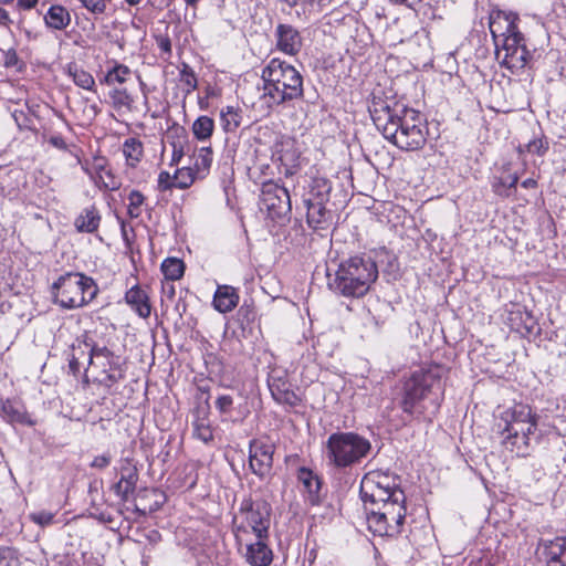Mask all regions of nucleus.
<instances>
[{
    "label": "nucleus",
    "instance_id": "1",
    "mask_svg": "<svg viewBox=\"0 0 566 566\" xmlns=\"http://www.w3.org/2000/svg\"><path fill=\"white\" fill-rule=\"evenodd\" d=\"M369 113L377 129L398 148L413 151L426 145L428 126L419 111L374 96Z\"/></svg>",
    "mask_w": 566,
    "mask_h": 566
},
{
    "label": "nucleus",
    "instance_id": "2",
    "mask_svg": "<svg viewBox=\"0 0 566 566\" xmlns=\"http://www.w3.org/2000/svg\"><path fill=\"white\" fill-rule=\"evenodd\" d=\"M538 416L527 405L517 403L501 412L495 423V431L501 443L516 454L526 455L532 441L538 442Z\"/></svg>",
    "mask_w": 566,
    "mask_h": 566
},
{
    "label": "nucleus",
    "instance_id": "3",
    "mask_svg": "<svg viewBox=\"0 0 566 566\" xmlns=\"http://www.w3.org/2000/svg\"><path fill=\"white\" fill-rule=\"evenodd\" d=\"M378 277V269L371 258L353 256L340 263L328 286L346 297L365 295Z\"/></svg>",
    "mask_w": 566,
    "mask_h": 566
},
{
    "label": "nucleus",
    "instance_id": "4",
    "mask_svg": "<svg viewBox=\"0 0 566 566\" xmlns=\"http://www.w3.org/2000/svg\"><path fill=\"white\" fill-rule=\"evenodd\" d=\"M264 97L271 105H281L303 96V77L291 64L272 59L262 71Z\"/></svg>",
    "mask_w": 566,
    "mask_h": 566
},
{
    "label": "nucleus",
    "instance_id": "5",
    "mask_svg": "<svg viewBox=\"0 0 566 566\" xmlns=\"http://www.w3.org/2000/svg\"><path fill=\"white\" fill-rule=\"evenodd\" d=\"M405 503V492L397 490L388 500L364 504L368 530L378 536L400 534L407 511Z\"/></svg>",
    "mask_w": 566,
    "mask_h": 566
},
{
    "label": "nucleus",
    "instance_id": "6",
    "mask_svg": "<svg viewBox=\"0 0 566 566\" xmlns=\"http://www.w3.org/2000/svg\"><path fill=\"white\" fill-rule=\"evenodd\" d=\"M98 293L95 281L80 272H67L52 284L53 302L64 310L80 308Z\"/></svg>",
    "mask_w": 566,
    "mask_h": 566
},
{
    "label": "nucleus",
    "instance_id": "7",
    "mask_svg": "<svg viewBox=\"0 0 566 566\" xmlns=\"http://www.w3.org/2000/svg\"><path fill=\"white\" fill-rule=\"evenodd\" d=\"M327 459L338 469H344L358 463L370 449V442L355 432H336L328 437Z\"/></svg>",
    "mask_w": 566,
    "mask_h": 566
},
{
    "label": "nucleus",
    "instance_id": "8",
    "mask_svg": "<svg viewBox=\"0 0 566 566\" xmlns=\"http://www.w3.org/2000/svg\"><path fill=\"white\" fill-rule=\"evenodd\" d=\"M400 407L403 412L413 415L417 405L431 391H442L441 368L439 366L419 369L403 382Z\"/></svg>",
    "mask_w": 566,
    "mask_h": 566
},
{
    "label": "nucleus",
    "instance_id": "9",
    "mask_svg": "<svg viewBox=\"0 0 566 566\" xmlns=\"http://www.w3.org/2000/svg\"><path fill=\"white\" fill-rule=\"evenodd\" d=\"M88 366L95 371L94 381L108 389L125 377L119 357L106 346L92 345Z\"/></svg>",
    "mask_w": 566,
    "mask_h": 566
},
{
    "label": "nucleus",
    "instance_id": "10",
    "mask_svg": "<svg viewBox=\"0 0 566 566\" xmlns=\"http://www.w3.org/2000/svg\"><path fill=\"white\" fill-rule=\"evenodd\" d=\"M397 490L401 489L395 475L379 470L366 473L360 482V496L364 504L388 500Z\"/></svg>",
    "mask_w": 566,
    "mask_h": 566
},
{
    "label": "nucleus",
    "instance_id": "11",
    "mask_svg": "<svg viewBox=\"0 0 566 566\" xmlns=\"http://www.w3.org/2000/svg\"><path fill=\"white\" fill-rule=\"evenodd\" d=\"M528 52L523 34L517 31L510 33L495 44V57L499 63L511 71L523 69L527 63Z\"/></svg>",
    "mask_w": 566,
    "mask_h": 566
},
{
    "label": "nucleus",
    "instance_id": "12",
    "mask_svg": "<svg viewBox=\"0 0 566 566\" xmlns=\"http://www.w3.org/2000/svg\"><path fill=\"white\" fill-rule=\"evenodd\" d=\"M261 206L272 219L286 218L292 210L287 189L274 181H266L261 189Z\"/></svg>",
    "mask_w": 566,
    "mask_h": 566
},
{
    "label": "nucleus",
    "instance_id": "13",
    "mask_svg": "<svg viewBox=\"0 0 566 566\" xmlns=\"http://www.w3.org/2000/svg\"><path fill=\"white\" fill-rule=\"evenodd\" d=\"M275 446L269 438L253 439L249 446V465L252 472L263 479L273 467Z\"/></svg>",
    "mask_w": 566,
    "mask_h": 566
},
{
    "label": "nucleus",
    "instance_id": "14",
    "mask_svg": "<svg viewBox=\"0 0 566 566\" xmlns=\"http://www.w3.org/2000/svg\"><path fill=\"white\" fill-rule=\"evenodd\" d=\"M301 155L300 143L294 137L282 135L276 139L273 156L277 158L284 168L282 171L284 176H293L298 170Z\"/></svg>",
    "mask_w": 566,
    "mask_h": 566
},
{
    "label": "nucleus",
    "instance_id": "15",
    "mask_svg": "<svg viewBox=\"0 0 566 566\" xmlns=\"http://www.w3.org/2000/svg\"><path fill=\"white\" fill-rule=\"evenodd\" d=\"M233 518L243 522L247 525L250 524L255 527H265L270 530L271 506L265 501H252L251 499H244Z\"/></svg>",
    "mask_w": 566,
    "mask_h": 566
},
{
    "label": "nucleus",
    "instance_id": "16",
    "mask_svg": "<svg viewBox=\"0 0 566 566\" xmlns=\"http://www.w3.org/2000/svg\"><path fill=\"white\" fill-rule=\"evenodd\" d=\"M269 538H258L247 543H235L239 553L250 566H269L273 560V553L269 546Z\"/></svg>",
    "mask_w": 566,
    "mask_h": 566
},
{
    "label": "nucleus",
    "instance_id": "17",
    "mask_svg": "<svg viewBox=\"0 0 566 566\" xmlns=\"http://www.w3.org/2000/svg\"><path fill=\"white\" fill-rule=\"evenodd\" d=\"M119 480L114 484V492L123 501H127L135 492L138 481V470L133 460L125 458L119 461Z\"/></svg>",
    "mask_w": 566,
    "mask_h": 566
},
{
    "label": "nucleus",
    "instance_id": "18",
    "mask_svg": "<svg viewBox=\"0 0 566 566\" xmlns=\"http://www.w3.org/2000/svg\"><path fill=\"white\" fill-rule=\"evenodd\" d=\"M276 49L287 55H296L303 46V40L297 29L291 24L280 23L275 28Z\"/></svg>",
    "mask_w": 566,
    "mask_h": 566
},
{
    "label": "nucleus",
    "instance_id": "19",
    "mask_svg": "<svg viewBox=\"0 0 566 566\" xmlns=\"http://www.w3.org/2000/svg\"><path fill=\"white\" fill-rule=\"evenodd\" d=\"M504 323L511 331L522 336L532 334L535 327L533 315L518 304H513L511 308L506 310Z\"/></svg>",
    "mask_w": 566,
    "mask_h": 566
},
{
    "label": "nucleus",
    "instance_id": "20",
    "mask_svg": "<svg viewBox=\"0 0 566 566\" xmlns=\"http://www.w3.org/2000/svg\"><path fill=\"white\" fill-rule=\"evenodd\" d=\"M517 20V15L501 11L490 17L489 29L495 44H497V40L518 31Z\"/></svg>",
    "mask_w": 566,
    "mask_h": 566
},
{
    "label": "nucleus",
    "instance_id": "21",
    "mask_svg": "<svg viewBox=\"0 0 566 566\" xmlns=\"http://www.w3.org/2000/svg\"><path fill=\"white\" fill-rule=\"evenodd\" d=\"M0 409L2 417L11 423L25 426H34L35 423L27 412L24 403L18 398L1 399Z\"/></svg>",
    "mask_w": 566,
    "mask_h": 566
},
{
    "label": "nucleus",
    "instance_id": "22",
    "mask_svg": "<svg viewBox=\"0 0 566 566\" xmlns=\"http://www.w3.org/2000/svg\"><path fill=\"white\" fill-rule=\"evenodd\" d=\"M92 345L97 344L88 338L84 340L77 339L76 343L72 345L69 358V367L74 375L80 371L85 361L87 363V366L90 365Z\"/></svg>",
    "mask_w": 566,
    "mask_h": 566
},
{
    "label": "nucleus",
    "instance_id": "23",
    "mask_svg": "<svg viewBox=\"0 0 566 566\" xmlns=\"http://www.w3.org/2000/svg\"><path fill=\"white\" fill-rule=\"evenodd\" d=\"M269 388L273 399L279 403L295 407L301 402L300 397L291 389V385L281 378H272Z\"/></svg>",
    "mask_w": 566,
    "mask_h": 566
},
{
    "label": "nucleus",
    "instance_id": "24",
    "mask_svg": "<svg viewBox=\"0 0 566 566\" xmlns=\"http://www.w3.org/2000/svg\"><path fill=\"white\" fill-rule=\"evenodd\" d=\"M125 300L128 305L143 318L149 317L151 313V305L148 294L138 285L130 287L126 294Z\"/></svg>",
    "mask_w": 566,
    "mask_h": 566
},
{
    "label": "nucleus",
    "instance_id": "25",
    "mask_svg": "<svg viewBox=\"0 0 566 566\" xmlns=\"http://www.w3.org/2000/svg\"><path fill=\"white\" fill-rule=\"evenodd\" d=\"M307 212V223L313 229H325L331 221V212L326 209V202L304 201Z\"/></svg>",
    "mask_w": 566,
    "mask_h": 566
},
{
    "label": "nucleus",
    "instance_id": "26",
    "mask_svg": "<svg viewBox=\"0 0 566 566\" xmlns=\"http://www.w3.org/2000/svg\"><path fill=\"white\" fill-rule=\"evenodd\" d=\"M270 530L265 527H255L253 525H247L238 520H232V532L234 535L235 543H247L248 541L258 538H269Z\"/></svg>",
    "mask_w": 566,
    "mask_h": 566
},
{
    "label": "nucleus",
    "instance_id": "27",
    "mask_svg": "<svg viewBox=\"0 0 566 566\" xmlns=\"http://www.w3.org/2000/svg\"><path fill=\"white\" fill-rule=\"evenodd\" d=\"M239 303V295L234 287L218 286L213 296V306L220 313L231 312Z\"/></svg>",
    "mask_w": 566,
    "mask_h": 566
},
{
    "label": "nucleus",
    "instance_id": "28",
    "mask_svg": "<svg viewBox=\"0 0 566 566\" xmlns=\"http://www.w3.org/2000/svg\"><path fill=\"white\" fill-rule=\"evenodd\" d=\"M544 554L548 566H566V536L548 542Z\"/></svg>",
    "mask_w": 566,
    "mask_h": 566
},
{
    "label": "nucleus",
    "instance_id": "29",
    "mask_svg": "<svg viewBox=\"0 0 566 566\" xmlns=\"http://www.w3.org/2000/svg\"><path fill=\"white\" fill-rule=\"evenodd\" d=\"M101 223V216L95 206H90L82 210L74 221V227L78 232L94 233Z\"/></svg>",
    "mask_w": 566,
    "mask_h": 566
},
{
    "label": "nucleus",
    "instance_id": "30",
    "mask_svg": "<svg viewBox=\"0 0 566 566\" xmlns=\"http://www.w3.org/2000/svg\"><path fill=\"white\" fill-rule=\"evenodd\" d=\"M332 190L331 181L324 177H313L308 185V192L304 201L328 202Z\"/></svg>",
    "mask_w": 566,
    "mask_h": 566
},
{
    "label": "nucleus",
    "instance_id": "31",
    "mask_svg": "<svg viewBox=\"0 0 566 566\" xmlns=\"http://www.w3.org/2000/svg\"><path fill=\"white\" fill-rule=\"evenodd\" d=\"M45 24L53 30H64L71 23L70 12L62 6L53 4L44 15Z\"/></svg>",
    "mask_w": 566,
    "mask_h": 566
},
{
    "label": "nucleus",
    "instance_id": "32",
    "mask_svg": "<svg viewBox=\"0 0 566 566\" xmlns=\"http://www.w3.org/2000/svg\"><path fill=\"white\" fill-rule=\"evenodd\" d=\"M297 478L303 484L304 490L308 493V500L312 504L317 503L321 490V481L311 470L301 468Z\"/></svg>",
    "mask_w": 566,
    "mask_h": 566
},
{
    "label": "nucleus",
    "instance_id": "33",
    "mask_svg": "<svg viewBox=\"0 0 566 566\" xmlns=\"http://www.w3.org/2000/svg\"><path fill=\"white\" fill-rule=\"evenodd\" d=\"M132 75V70L122 63L114 62V65L107 71L105 76L99 80L102 84L107 86L123 85Z\"/></svg>",
    "mask_w": 566,
    "mask_h": 566
},
{
    "label": "nucleus",
    "instance_id": "34",
    "mask_svg": "<svg viewBox=\"0 0 566 566\" xmlns=\"http://www.w3.org/2000/svg\"><path fill=\"white\" fill-rule=\"evenodd\" d=\"M111 104L117 112L126 111L132 112L134 109V97L124 87H113L109 92Z\"/></svg>",
    "mask_w": 566,
    "mask_h": 566
},
{
    "label": "nucleus",
    "instance_id": "35",
    "mask_svg": "<svg viewBox=\"0 0 566 566\" xmlns=\"http://www.w3.org/2000/svg\"><path fill=\"white\" fill-rule=\"evenodd\" d=\"M241 109L234 106H227L220 112V122L226 133H234L241 125Z\"/></svg>",
    "mask_w": 566,
    "mask_h": 566
},
{
    "label": "nucleus",
    "instance_id": "36",
    "mask_svg": "<svg viewBox=\"0 0 566 566\" xmlns=\"http://www.w3.org/2000/svg\"><path fill=\"white\" fill-rule=\"evenodd\" d=\"M123 154L126 158L127 165L135 167L142 160L144 155L143 143L135 137L127 138L123 144Z\"/></svg>",
    "mask_w": 566,
    "mask_h": 566
},
{
    "label": "nucleus",
    "instance_id": "37",
    "mask_svg": "<svg viewBox=\"0 0 566 566\" xmlns=\"http://www.w3.org/2000/svg\"><path fill=\"white\" fill-rule=\"evenodd\" d=\"M518 176L509 174L506 176L495 177L492 182L493 191L501 197H510L516 189Z\"/></svg>",
    "mask_w": 566,
    "mask_h": 566
},
{
    "label": "nucleus",
    "instance_id": "38",
    "mask_svg": "<svg viewBox=\"0 0 566 566\" xmlns=\"http://www.w3.org/2000/svg\"><path fill=\"white\" fill-rule=\"evenodd\" d=\"M213 129V119L206 115L199 116L191 127L193 136L201 142L208 140L212 136Z\"/></svg>",
    "mask_w": 566,
    "mask_h": 566
},
{
    "label": "nucleus",
    "instance_id": "39",
    "mask_svg": "<svg viewBox=\"0 0 566 566\" xmlns=\"http://www.w3.org/2000/svg\"><path fill=\"white\" fill-rule=\"evenodd\" d=\"M161 271L167 281H177L185 273V263L177 258H168L161 263Z\"/></svg>",
    "mask_w": 566,
    "mask_h": 566
},
{
    "label": "nucleus",
    "instance_id": "40",
    "mask_svg": "<svg viewBox=\"0 0 566 566\" xmlns=\"http://www.w3.org/2000/svg\"><path fill=\"white\" fill-rule=\"evenodd\" d=\"M69 74L73 78L74 83L87 91H93L95 87V80L91 73L80 69L75 64L69 65Z\"/></svg>",
    "mask_w": 566,
    "mask_h": 566
},
{
    "label": "nucleus",
    "instance_id": "41",
    "mask_svg": "<svg viewBox=\"0 0 566 566\" xmlns=\"http://www.w3.org/2000/svg\"><path fill=\"white\" fill-rule=\"evenodd\" d=\"M198 172L191 167H182L175 171L174 179L176 188L187 189L196 180Z\"/></svg>",
    "mask_w": 566,
    "mask_h": 566
},
{
    "label": "nucleus",
    "instance_id": "42",
    "mask_svg": "<svg viewBox=\"0 0 566 566\" xmlns=\"http://www.w3.org/2000/svg\"><path fill=\"white\" fill-rule=\"evenodd\" d=\"M94 179L101 189L114 191L120 187L119 179L113 174L111 168L98 172V176L94 177Z\"/></svg>",
    "mask_w": 566,
    "mask_h": 566
},
{
    "label": "nucleus",
    "instance_id": "43",
    "mask_svg": "<svg viewBox=\"0 0 566 566\" xmlns=\"http://www.w3.org/2000/svg\"><path fill=\"white\" fill-rule=\"evenodd\" d=\"M179 81L186 94H190L198 86L197 76L193 70L187 63H182L181 65Z\"/></svg>",
    "mask_w": 566,
    "mask_h": 566
},
{
    "label": "nucleus",
    "instance_id": "44",
    "mask_svg": "<svg viewBox=\"0 0 566 566\" xmlns=\"http://www.w3.org/2000/svg\"><path fill=\"white\" fill-rule=\"evenodd\" d=\"M212 163V149L211 147H201L195 155V167L193 169L200 174L208 171Z\"/></svg>",
    "mask_w": 566,
    "mask_h": 566
},
{
    "label": "nucleus",
    "instance_id": "45",
    "mask_svg": "<svg viewBox=\"0 0 566 566\" xmlns=\"http://www.w3.org/2000/svg\"><path fill=\"white\" fill-rule=\"evenodd\" d=\"M193 434L205 443L213 439V432L207 418H198L193 422Z\"/></svg>",
    "mask_w": 566,
    "mask_h": 566
},
{
    "label": "nucleus",
    "instance_id": "46",
    "mask_svg": "<svg viewBox=\"0 0 566 566\" xmlns=\"http://www.w3.org/2000/svg\"><path fill=\"white\" fill-rule=\"evenodd\" d=\"M19 551L12 546H0V566H20Z\"/></svg>",
    "mask_w": 566,
    "mask_h": 566
},
{
    "label": "nucleus",
    "instance_id": "47",
    "mask_svg": "<svg viewBox=\"0 0 566 566\" xmlns=\"http://www.w3.org/2000/svg\"><path fill=\"white\" fill-rule=\"evenodd\" d=\"M145 201L144 195L138 190H132L128 195V214L130 218H138L142 214V206Z\"/></svg>",
    "mask_w": 566,
    "mask_h": 566
},
{
    "label": "nucleus",
    "instance_id": "48",
    "mask_svg": "<svg viewBox=\"0 0 566 566\" xmlns=\"http://www.w3.org/2000/svg\"><path fill=\"white\" fill-rule=\"evenodd\" d=\"M174 175H170L168 171H160L157 179V189L161 192L171 190L176 188Z\"/></svg>",
    "mask_w": 566,
    "mask_h": 566
},
{
    "label": "nucleus",
    "instance_id": "49",
    "mask_svg": "<svg viewBox=\"0 0 566 566\" xmlns=\"http://www.w3.org/2000/svg\"><path fill=\"white\" fill-rule=\"evenodd\" d=\"M233 398L230 395H219L216 399V408L222 415H228L233 409Z\"/></svg>",
    "mask_w": 566,
    "mask_h": 566
},
{
    "label": "nucleus",
    "instance_id": "50",
    "mask_svg": "<svg viewBox=\"0 0 566 566\" xmlns=\"http://www.w3.org/2000/svg\"><path fill=\"white\" fill-rule=\"evenodd\" d=\"M82 6L94 14H102L106 10L105 0H80Z\"/></svg>",
    "mask_w": 566,
    "mask_h": 566
},
{
    "label": "nucleus",
    "instance_id": "51",
    "mask_svg": "<svg viewBox=\"0 0 566 566\" xmlns=\"http://www.w3.org/2000/svg\"><path fill=\"white\" fill-rule=\"evenodd\" d=\"M30 516L34 523H36L41 526L50 525L53 522V517H54V515L51 512H46V511L32 513Z\"/></svg>",
    "mask_w": 566,
    "mask_h": 566
},
{
    "label": "nucleus",
    "instance_id": "52",
    "mask_svg": "<svg viewBox=\"0 0 566 566\" xmlns=\"http://www.w3.org/2000/svg\"><path fill=\"white\" fill-rule=\"evenodd\" d=\"M172 154L170 159V166H177L185 156V147L181 142H174L172 144Z\"/></svg>",
    "mask_w": 566,
    "mask_h": 566
},
{
    "label": "nucleus",
    "instance_id": "53",
    "mask_svg": "<svg viewBox=\"0 0 566 566\" xmlns=\"http://www.w3.org/2000/svg\"><path fill=\"white\" fill-rule=\"evenodd\" d=\"M527 150L537 155H544L548 150V143L544 139H534L527 144Z\"/></svg>",
    "mask_w": 566,
    "mask_h": 566
},
{
    "label": "nucleus",
    "instance_id": "54",
    "mask_svg": "<svg viewBox=\"0 0 566 566\" xmlns=\"http://www.w3.org/2000/svg\"><path fill=\"white\" fill-rule=\"evenodd\" d=\"M112 458L109 454L97 455L91 462V468L103 470L109 465Z\"/></svg>",
    "mask_w": 566,
    "mask_h": 566
},
{
    "label": "nucleus",
    "instance_id": "55",
    "mask_svg": "<svg viewBox=\"0 0 566 566\" xmlns=\"http://www.w3.org/2000/svg\"><path fill=\"white\" fill-rule=\"evenodd\" d=\"M158 48L160 49L161 52L170 54L171 53V42H170L169 38L161 36L160 39H158Z\"/></svg>",
    "mask_w": 566,
    "mask_h": 566
},
{
    "label": "nucleus",
    "instance_id": "56",
    "mask_svg": "<svg viewBox=\"0 0 566 566\" xmlns=\"http://www.w3.org/2000/svg\"><path fill=\"white\" fill-rule=\"evenodd\" d=\"M49 142L55 148H59L62 150H65L67 148V145L62 136H52Z\"/></svg>",
    "mask_w": 566,
    "mask_h": 566
},
{
    "label": "nucleus",
    "instance_id": "57",
    "mask_svg": "<svg viewBox=\"0 0 566 566\" xmlns=\"http://www.w3.org/2000/svg\"><path fill=\"white\" fill-rule=\"evenodd\" d=\"M93 168H94L95 177H97L98 172H103V170H106L108 167L106 166V161L104 158H95Z\"/></svg>",
    "mask_w": 566,
    "mask_h": 566
},
{
    "label": "nucleus",
    "instance_id": "58",
    "mask_svg": "<svg viewBox=\"0 0 566 566\" xmlns=\"http://www.w3.org/2000/svg\"><path fill=\"white\" fill-rule=\"evenodd\" d=\"M163 293L167 295L168 298H174L175 296V286L172 283L170 282H167V283H163Z\"/></svg>",
    "mask_w": 566,
    "mask_h": 566
},
{
    "label": "nucleus",
    "instance_id": "59",
    "mask_svg": "<svg viewBox=\"0 0 566 566\" xmlns=\"http://www.w3.org/2000/svg\"><path fill=\"white\" fill-rule=\"evenodd\" d=\"M39 0H18V7L24 10H30L36 6Z\"/></svg>",
    "mask_w": 566,
    "mask_h": 566
},
{
    "label": "nucleus",
    "instance_id": "60",
    "mask_svg": "<svg viewBox=\"0 0 566 566\" xmlns=\"http://www.w3.org/2000/svg\"><path fill=\"white\" fill-rule=\"evenodd\" d=\"M12 23V20L9 17V13L0 7V24L8 27Z\"/></svg>",
    "mask_w": 566,
    "mask_h": 566
},
{
    "label": "nucleus",
    "instance_id": "61",
    "mask_svg": "<svg viewBox=\"0 0 566 566\" xmlns=\"http://www.w3.org/2000/svg\"><path fill=\"white\" fill-rule=\"evenodd\" d=\"M391 1L397 4H403V6L411 8L415 3H418L421 0H391Z\"/></svg>",
    "mask_w": 566,
    "mask_h": 566
},
{
    "label": "nucleus",
    "instance_id": "62",
    "mask_svg": "<svg viewBox=\"0 0 566 566\" xmlns=\"http://www.w3.org/2000/svg\"><path fill=\"white\" fill-rule=\"evenodd\" d=\"M522 187L523 188H534L536 187V181L532 178H527L525 180L522 181Z\"/></svg>",
    "mask_w": 566,
    "mask_h": 566
},
{
    "label": "nucleus",
    "instance_id": "63",
    "mask_svg": "<svg viewBox=\"0 0 566 566\" xmlns=\"http://www.w3.org/2000/svg\"><path fill=\"white\" fill-rule=\"evenodd\" d=\"M286 2L290 7H296L298 4L305 3L306 0H283Z\"/></svg>",
    "mask_w": 566,
    "mask_h": 566
},
{
    "label": "nucleus",
    "instance_id": "64",
    "mask_svg": "<svg viewBox=\"0 0 566 566\" xmlns=\"http://www.w3.org/2000/svg\"><path fill=\"white\" fill-rule=\"evenodd\" d=\"M218 95H219V93L217 92V90H214V88H212V87H209V88L207 90V96H208V97H214V96H218Z\"/></svg>",
    "mask_w": 566,
    "mask_h": 566
}]
</instances>
